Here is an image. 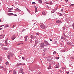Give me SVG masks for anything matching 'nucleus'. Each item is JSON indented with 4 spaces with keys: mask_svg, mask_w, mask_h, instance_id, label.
Wrapping results in <instances>:
<instances>
[{
    "mask_svg": "<svg viewBox=\"0 0 74 74\" xmlns=\"http://www.w3.org/2000/svg\"><path fill=\"white\" fill-rule=\"evenodd\" d=\"M40 46L41 48H44V46H45L44 43L43 42L41 43L40 44Z\"/></svg>",
    "mask_w": 74,
    "mask_h": 74,
    "instance_id": "obj_1",
    "label": "nucleus"
},
{
    "mask_svg": "<svg viewBox=\"0 0 74 74\" xmlns=\"http://www.w3.org/2000/svg\"><path fill=\"white\" fill-rule=\"evenodd\" d=\"M40 26L41 28L43 29H45V25H44V24H42L41 25H40Z\"/></svg>",
    "mask_w": 74,
    "mask_h": 74,
    "instance_id": "obj_2",
    "label": "nucleus"
},
{
    "mask_svg": "<svg viewBox=\"0 0 74 74\" xmlns=\"http://www.w3.org/2000/svg\"><path fill=\"white\" fill-rule=\"evenodd\" d=\"M30 38H32V39H34L36 38V36H33V35H31L30 36Z\"/></svg>",
    "mask_w": 74,
    "mask_h": 74,
    "instance_id": "obj_3",
    "label": "nucleus"
},
{
    "mask_svg": "<svg viewBox=\"0 0 74 74\" xmlns=\"http://www.w3.org/2000/svg\"><path fill=\"white\" fill-rule=\"evenodd\" d=\"M44 42L45 43L46 45H45V46H47V45H49V44L48 42L47 41H44Z\"/></svg>",
    "mask_w": 74,
    "mask_h": 74,
    "instance_id": "obj_4",
    "label": "nucleus"
},
{
    "mask_svg": "<svg viewBox=\"0 0 74 74\" xmlns=\"http://www.w3.org/2000/svg\"><path fill=\"white\" fill-rule=\"evenodd\" d=\"M10 56H11V57H12V56H14V53H9Z\"/></svg>",
    "mask_w": 74,
    "mask_h": 74,
    "instance_id": "obj_5",
    "label": "nucleus"
},
{
    "mask_svg": "<svg viewBox=\"0 0 74 74\" xmlns=\"http://www.w3.org/2000/svg\"><path fill=\"white\" fill-rule=\"evenodd\" d=\"M7 40H5V44L6 45V46H7V45H8V43L7 42Z\"/></svg>",
    "mask_w": 74,
    "mask_h": 74,
    "instance_id": "obj_6",
    "label": "nucleus"
},
{
    "mask_svg": "<svg viewBox=\"0 0 74 74\" xmlns=\"http://www.w3.org/2000/svg\"><path fill=\"white\" fill-rule=\"evenodd\" d=\"M34 7L35 9V12H37V7L36 6H34Z\"/></svg>",
    "mask_w": 74,
    "mask_h": 74,
    "instance_id": "obj_7",
    "label": "nucleus"
},
{
    "mask_svg": "<svg viewBox=\"0 0 74 74\" xmlns=\"http://www.w3.org/2000/svg\"><path fill=\"white\" fill-rule=\"evenodd\" d=\"M4 36H5V35H0V37H1L2 38H3L4 37Z\"/></svg>",
    "mask_w": 74,
    "mask_h": 74,
    "instance_id": "obj_8",
    "label": "nucleus"
},
{
    "mask_svg": "<svg viewBox=\"0 0 74 74\" xmlns=\"http://www.w3.org/2000/svg\"><path fill=\"white\" fill-rule=\"evenodd\" d=\"M15 38V36H13L12 37V40H14Z\"/></svg>",
    "mask_w": 74,
    "mask_h": 74,
    "instance_id": "obj_9",
    "label": "nucleus"
},
{
    "mask_svg": "<svg viewBox=\"0 0 74 74\" xmlns=\"http://www.w3.org/2000/svg\"><path fill=\"white\" fill-rule=\"evenodd\" d=\"M56 68H59V64H58L56 65Z\"/></svg>",
    "mask_w": 74,
    "mask_h": 74,
    "instance_id": "obj_10",
    "label": "nucleus"
},
{
    "mask_svg": "<svg viewBox=\"0 0 74 74\" xmlns=\"http://www.w3.org/2000/svg\"><path fill=\"white\" fill-rule=\"evenodd\" d=\"M60 22H61V21H60L59 20H58L56 21V23H60Z\"/></svg>",
    "mask_w": 74,
    "mask_h": 74,
    "instance_id": "obj_11",
    "label": "nucleus"
},
{
    "mask_svg": "<svg viewBox=\"0 0 74 74\" xmlns=\"http://www.w3.org/2000/svg\"><path fill=\"white\" fill-rule=\"evenodd\" d=\"M42 14L43 15H46V14H45V12H42Z\"/></svg>",
    "mask_w": 74,
    "mask_h": 74,
    "instance_id": "obj_12",
    "label": "nucleus"
},
{
    "mask_svg": "<svg viewBox=\"0 0 74 74\" xmlns=\"http://www.w3.org/2000/svg\"><path fill=\"white\" fill-rule=\"evenodd\" d=\"M20 65H25V64H22L21 63H20V64H18L17 65V66H20Z\"/></svg>",
    "mask_w": 74,
    "mask_h": 74,
    "instance_id": "obj_13",
    "label": "nucleus"
},
{
    "mask_svg": "<svg viewBox=\"0 0 74 74\" xmlns=\"http://www.w3.org/2000/svg\"><path fill=\"white\" fill-rule=\"evenodd\" d=\"M38 2L40 4H41V3H42V1H41V0H38Z\"/></svg>",
    "mask_w": 74,
    "mask_h": 74,
    "instance_id": "obj_14",
    "label": "nucleus"
},
{
    "mask_svg": "<svg viewBox=\"0 0 74 74\" xmlns=\"http://www.w3.org/2000/svg\"><path fill=\"white\" fill-rule=\"evenodd\" d=\"M52 60V58H51V59H49L47 60V61H48V62H49V61H50V60Z\"/></svg>",
    "mask_w": 74,
    "mask_h": 74,
    "instance_id": "obj_15",
    "label": "nucleus"
},
{
    "mask_svg": "<svg viewBox=\"0 0 74 74\" xmlns=\"http://www.w3.org/2000/svg\"><path fill=\"white\" fill-rule=\"evenodd\" d=\"M20 73H23V72H22V71L23 70V69L22 70V69H20Z\"/></svg>",
    "mask_w": 74,
    "mask_h": 74,
    "instance_id": "obj_16",
    "label": "nucleus"
},
{
    "mask_svg": "<svg viewBox=\"0 0 74 74\" xmlns=\"http://www.w3.org/2000/svg\"><path fill=\"white\" fill-rule=\"evenodd\" d=\"M13 74H16V72L15 71H14L13 72Z\"/></svg>",
    "mask_w": 74,
    "mask_h": 74,
    "instance_id": "obj_17",
    "label": "nucleus"
},
{
    "mask_svg": "<svg viewBox=\"0 0 74 74\" xmlns=\"http://www.w3.org/2000/svg\"><path fill=\"white\" fill-rule=\"evenodd\" d=\"M2 57L0 56V62L2 61Z\"/></svg>",
    "mask_w": 74,
    "mask_h": 74,
    "instance_id": "obj_18",
    "label": "nucleus"
},
{
    "mask_svg": "<svg viewBox=\"0 0 74 74\" xmlns=\"http://www.w3.org/2000/svg\"><path fill=\"white\" fill-rule=\"evenodd\" d=\"M55 12V10H52L51 11V12H52V13H54Z\"/></svg>",
    "mask_w": 74,
    "mask_h": 74,
    "instance_id": "obj_19",
    "label": "nucleus"
},
{
    "mask_svg": "<svg viewBox=\"0 0 74 74\" xmlns=\"http://www.w3.org/2000/svg\"><path fill=\"white\" fill-rule=\"evenodd\" d=\"M35 42H36L35 43L36 44H37L38 43V40H36L35 41Z\"/></svg>",
    "mask_w": 74,
    "mask_h": 74,
    "instance_id": "obj_20",
    "label": "nucleus"
},
{
    "mask_svg": "<svg viewBox=\"0 0 74 74\" xmlns=\"http://www.w3.org/2000/svg\"><path fill=\"white\" fill-rule=\"evenodd\" d=\"M4 26V25H2L1 26H0V28L3 27V26ZM2 28H0V30H1L2 29Z\"/></svg>",
    "mask_w": 74,
    "mask_h": 74,
    "instance_id": "obj_21",
    "label": "nucleus"
},
{
    "mask_svg": "<svg viewBox=\"0 0 74 74\" xmlns=\"http://www.w3.org/2000/svg\"><path fill=\"white\" fill-rule=\"evenodd\" d=\"M7 58H8V59H10V56L9 55H8L7 56Z\"/></svg>",
    "mask_w": 74,
    "mask_h": 74,
    "instance_id": "obj_22",
    "label": "nucleus"
},
{
    "mask_svg": "<svg viewBox=\"0 0 74 74\" xmlns=\"http://www.w3.org/2000/svg\"><path fill=\"white\" fill-rule=\"evenodd\" d=\"M25 41H26V40H27V36L26 37H25Z\"/></svg>",
    "mask_w": 74,
    "mask_h": 74,
    "instance_id": "obj_23",
    "label": "nucleus"
},
{
    "mask_svg": "<svg viewBox=\"0 0 74 74\" xmlns=\"http://www.w3.org/2000/svg\"><path fill=\"white\" fill-rule=\"evenodd\" d=\"M61 38H62V39L63 40H64L65 39V38H64V37L63 36L61 37Z\"/></svg>",
    "mask_w": 74,
    "mask_h": 74,
    "instance_id": "obj_24",
    "label": "nucleus"
},
{
    "mask_svg": "<svg viewBox=\"0 0 74 74\" xmlns=\"http://www.w3.org/2000/svg\"><path fill=\"white\" fill-rule=\"evenodd\" d=\"M51 66H49V67L48 68V70H49L50 69H51Z\"/></svg>",
    "mask_w": 74,
    "mask_h": 74,
    "instance_id": "obj_25",
    "label": "nucleus"
},
{
    "mask_svg": "<svg viewBox=\"0 0 74 74\" xmlns=\"http://www.w3.org/2000/svg\"><path fill=\"white\" fill-rule=\"evenodd\" d=\"M3 49H5V50H8V49L6 48H4Z\"/></svg>",
    "mask_w": 74,
    "mask_h": 74,
    "instance_id": "obj_26",
    "label": "nucleus"
},
{
    "mask_svg": "<svg viewBox=\"0 0 74 74\" xmlns=\"http://www.w3.org/2000/svg\"><path fill=\"white\" fill-rule=\"evenodd\" d=\"M72 26H73V29H74V23H73Z\"/></svg>",
    "mask_w": 74,
    "mask_h": 74,
    "instance_id": "obj_27",
    "label": "nucleus"
},
{
    "mask_svg": "<svg viewBox=\"0 0 74 74\" xmlns=\"http://www.w3.org/2000/svg\"><path fill=\"white\" fill-rule=\"evenodd\" d=\"M74 5V4H71L70 5V7H71V6H73V5Z\"/></svg>",
    "mask_w": 74,
    "mask_h": 74,
    "instance_id": "obj_28",
    "label": "nucleus"
},
{
    "mask_svg": "<svg viewBox=\"0 0 74 74\" xmlns=\"http://www.w3.org/2000/svg\"><path fill=\"white\" fill-rule=\"evenodd\" d=\"M67 44H68V45H70V42H67Z\"/></svg>",
    "mask_w": 74,
    "mask_h": 74,
    "instance_id": "obj_29",
    "label": "nucleus"
},
{
    "mask_svg": "<svg viewBox=\"0 0 74 74\" xmlns=\"http://www.w3.org/2000/svg\"><path fill=\"white\" fill-rule=\"evenodd\" d=\"M47 50V48H45L43 49L44 51H46V50Z\"/></svg>",
    "mask_w": 74,
    "mask_h": 74,
    "instance_id": "obj_30",
    "label": "nucleus"
},
{
    "mask_svg": "<svg viewBox=\"0 0 74 74\" xmlns=\"http://www.w3.org/2000/svg\"><path fill=\"white\" fill-rule=\"evenodd\" d=\"M1 45L2 46H3V47H4V44H3V43H1Z\"/></svg>",
    "mask_w": 74,
    "mask_h": 74,
    "instance_id": "obj_31",
    "label": "nucleus"
},
{
    "mask_svg": "<svg viewBox=\"0 0 74 74\" xmlns=\"http://www.w3.org/2000/svg\"><path fill=\"white\" fill-rule=\"evenodd\" d=\"M32 4H34V5H35L36 4V3H35V2H32Z\"/></svg>",
    "mask_w": 74,
    "mask_h": 74,
    "instance_id": "obj_32",
    "label": "nucleus"
},
{
    "mask_svg": "<svg viewBox=\"0 0 74 74\" xmlns=\"http://www.w3.org/2000/svg\"><path fill=\"white\" fill-rule=\"evenodd\" d=\"M8 12H12V11L11 10H8Z\"/></svg>",
    "mask_w": 74,
    "mask_h": 74,
    "instance_id": "obj_33",
    "label": "nucleus"
},
{
    "mask_svg": "<svg viewBox=\"0 0 74 74\" xmlns=\"http://www.w3.org/2000/svg\"><path fill=\"white\" fill-rule=\"evenodd\" d=\"M9 64V63L8 62H6V63H5V64Z\"/></svg>",
    "mask_w": 74,
    "mask_h": 74,
    "instance_id": "obj_34",
    "label": "nucleus"
},
{
    "mask_svg": "<svg viewBox=\"0 0 74 74\" xmlns=\"http://www.w3.org/2000/svg\"><path fill=\"white\" fill-rule=\"evenodd\" d=\"M53 55H55V54L56 53V51H54V52H53Z\"/></svg>",
    "mask_w": 74,
    "mask_h": 74,
    "instance_id": "obj_35",
    "label": "nucleus"
},
{
    "mask_svg": "<svg viewBox=\"0 0 74 74\" xmlns=\"http://www.w3.org/2000/svg\"><path fill=\"white\" fill-rule=\"evenodd\" d=\"M62 29L63 30H65V27H63Z\"/></svg>",
    "mask_w": 74,
    "mask_h": 74,
    "instance_id": "obj_36",
    "label": "nucleus"
},
{
    "mask_svg": "<svg viewBox=\"0 0 74 74\" xmlns=\"http://www.w3.org/2000/svg\"><path fill=\"white\" fill-rule=\"evenodd\" d=\"M36 45H37V44L35 43L34 46V47H36Z\"/></svg>",
    "mask_w": 74,
    "mask_h": 74,
    "instance_id": "obj_37",
    "label": "nucleus"
},
{
    "mask_svg": "<svg viewBox=\"0 0 74 74\" xmlns=\"http://www.w3.org/2000/svg\"><path fill=\"white\" fill-rule=\"evenodd\" d=\"M49 67H51V64H49Z\"/></svg>",
    "mask_w": 74,
    "mask_h": 74,
    "instance_id": "obj_38",
    "label": "nucleus"
},
{
    "mask_svg": "<svg viewBox=\"0 0 74 74\" xmlns=\"http://www.w3.org/2000/svg\"><path fill=\"white\" fill-rule=\"evenodd\" d=\"M3 66H0V69H3Z\"/></svg>",
    "mask_w": 74,
    "mask_h": 74,
    "instance_id": "obj_39",
    "label": "nucleus"
},
{
    "mask_svg": "<svg viewBox=\"0 0 74 74\" xmlns=\"http://www.w3.org/2000/svg\"><path fill=\"white\" fill-rule=\"evenodd\" d=\"M9 10H13V8H9Z\"/></svg>",
    "mask_w": 74,
    "mask_h": 74,
    "instance_id": "obj_40",
    "label": "nucleus"
},
{
    "mask_svg": "<svg viewBox=\"0 0 74 74\" xmlns=\"http://www.w3.org/2000/svg\"><path fill=\"white\" fill-rule=\"evenodd\" d=\"M5 27H8V25H6V26H5Z\"/></svg>",
    "mask_w": 74,
    "mask_h": 74,
    "instance_id": "obj_41",
    "label": "nucleus"
},
{
    "mask_svg": "<svg viewBox=\"0 0 74 74\" xmlns=\"http://www.w3.org/2000/svg\"><path fill=\"white\" fill-rule=\"evenodd\" d=\"M22 59H23V60H24V59H25V57H22Z\"/></svg>",
    "mask_w": 74,
    "mask_h": 74,
    "instance_id": "obj_42",
    "label": "nucleus"
},
{
    "mask_svg": "<svg viewBox=\"0 0 74 74\" xmlns=\"http://www.w3.org/2000/svg\"><path fill=\"white\" fill-rule=\"evenodd\" d=\"M30 42L31 43H32L33 42V41H32V40H30Z\"/></svg>",
    "mask_w": 74,
    "mask_h": 74,
    "instance_id": "obj_43",
    "label": "nucleus"
},
{
    "mask_svg": "<svg viewBox=\"0 0 74 74\" xmlns=\"http://www.w3.org/2000/svg\"><path fill=\"white\" fill-rule=\"evenodd\" d=\"M66 73L67 74H69V71H66Z\"/></svg>",
    "mask_w": 74,
    "mask_h": 74,
    "instance_id": "obj_44",
    "label": "nucleus"
},
{
    "mask_svg": "<svg viewBox=\"0 0 74 74\" xmlns=\"http://www.w3.org/2000/svg\"><path fill=\"white\" fill-rule=\"evenodd\" d=\"M36 34L38 36L39 34V33H36Z\"/></svg>",
    "mask_w": 74,
    "mask_h": 74,
    "instance_id": "obj_45",
    "label": "nucleus"
},
{
    "mask_svg": "<svg viewBox=\"0 0 74 74\" xmlns=\"http://www.w3.org/2000/svg\"><path fill=\"white\" fill-rule=\"evenodd\" d=\"M27 11L29 12L30 11L29 10H28V9H27Z\"/></svg>",
    "mask_w": 74,
    "mask_h": 74,
    "instance_id": "obj_46",
    "label": "nucleus"
},
{
    "mask_svg": "<svg viewBox=\"0 0 74 74\" xmlns=\"http://www.w3.org/2000/svg\"><path fill=\"white\" fill-rule=\"evenodd\" d=\"M63 35L64 37H66V35H65V34L64 33L63 34Z\"/></svg>",
    "mask_w": 74,
    "mask_h": 74,
    "instance_id": "obj_47",
    "label": "nucleus"
},
{
    "mask_svg": "<svg viewBox=\"0 0 74 74\" xmlns=\"http://www.w3.org/2000/svg\"><path fill=\"white\" fill-rule=\"evenodd\" d=\"M21 43H18L17 44V45H21Z\"/></svg>",
    "mask_w": 74,
    "mask_h": 74,
    "instance_id": "obj_48",
    "label": "nucleus"
},
{
    "mask_svg": "<svg viewBox=\"0 0 74 74\" xmlns=\"http://www.w3.org/2000/svg\"><path fill=\"white\" fill-rule=\"evenodd\" d=\"M11 15H14V14H13V13H11Z\"/></svg>",
    "mask_w": 74,
    "mask_h": 74,
    "instance_id": "obj_49",
    "label": "nucleus"
},
{
    "mask_svg": "<svg viewBox=\"0 0 74 74\" xmlns=\"http://www.w3.org/2000/svg\"><path fill=\"white\" fill-rule=\"evenodd\" d=\"M60 16H62V14H60Z\"/></svg>",
    "mask_w": 74,
    "mask_h": 74,
    "instance_id": "obj_50",
    "label": "nucleus"
},
{
    "mask_svg": "<svg viewBox=\"0 0 74 74\" xmlns=\"http://www.w3.org/2000/svg\"><path fill=\"white\" fill-rule=\"evenodd\" d=\"M50 4H52V1H51V2H50Z\"/></svg>",
    "mask_w": 74,
    "mask_h": 74,
    "instance_id": "obj_51",
    "label": "nucleus"
},
{
    "mask_svg": "<svg viewBox=\"0 0 74 74\" xmlns=\"http://www.w3.org/2000/svg\"><path fill=\"white\" fill-rule=\"evenodd\" d=\"M14 15V16H17V15H16V14H15Z\"/></svg>",
    "mask_w": 74,
    "mask_h": 74,
    "instance_id": "obj_52",
    "label": "nucleus"
},
{
    "mask_svg": "<svg viewBox=\"0 0 74 74\" xmlns=\"http://www.w3.org/2000/svg\"><path fill=\"white\" fill-rule=\"evenodd\" d=\"M38 74H41V72H40Z\"/></svg>",
    "mask_w": 74,
    "mask_h": 74,
    "instance_id": "obj_53",
    "label": "nucleus"
},
{
    "mask_svg": "<svg viewBox=\"0 0 74 74\" xmlns=\"http://www.w3.org/2000/svg\"><path fill=\"white\" fill-rule=\"evenodd\" d=\"M61 11H62V12H63V10L62 9L61 10Z\"/></svg>",
    "mask_w": 74,
    "mask_h": 74,
    "instance_id": "obj_54",
    "label": "nucleus"
},
{
    "mask_svg": "<svg viewBox=\"0 0 74 74\" xmlns=\"http://www.w3.org/2000/svg\"><path fill=\"white\" fill-rule=\"evenodd\" d=\"M68 0H65V1H66L67 2V1H68Z\"/></svg>",
    "mask_w": 74,
    "mask_h": 74,
    "instance_id": "obj_55",
    "label": "nucleus"
},
{
    "mask_svg": "<svg viewBox=\"0 0 74 74\" xmlns=\"http://www.w3.org/2000/svg\"><path fill=\"white\" fill-rule=\"evenodd\" d=\"M50 41H52V39H50Z\"/></svg>",
    "mask_w": 74,
    "mask_h": 74,
    "instance_id": "obj_56",
    "label": "nucleus"
},
{
    "mask_svg": "<svg viewBox=\"0 0 74 74\" xmlns=\"http://www.w3.org/2000/svg\"><path fill=\"white\" fill-rule=\"evenodd\" d=\"M12 71H10L9 72L11 73V72Z\"/></svg>",
    "mask_w": 74,
    "mask_h": 74,
    "instance_id": "obj_57",
    "label": "nucleus"
},
{
    "mask_svg": "<svg viewBox=\"0 0 74 74\" xmlns=\"http://www.w3.org/2000/svg\"><path fill=\"white\" fill-rule=\"evenodd\" d=\"M17 9H18V10H19V11H21V10H20L19 9H18V8H17Z\"/></svg>",
    "mask_w": 74,
    "mask_h": 74,
    "instance_id": "obj_58",
    "label": "nucleus"
},
{
    "mask_svg": "<svg viewBox=\"0 0 74 74\" xmlns=\"http://www.w3.org/2000/svg\"><path fill=\"white\" fill-rule=\"evenodd\" d=\"M14 26H15V25H13V27H14Z\"/></svg>",
    "mask_w": 74,
    "mask_h": 74,
    "instance_id": "obj_59",
    "label": "nucleus"
},
{
    "mask_svg": "<svg viewBox=\"0 0 74 74\" xmlns=\"http://www.w3.org/2000/svg\"><path fill=\"white\" fill-rule=\"evenodd\" d=\"M34 25H36V23H34Z\"/></svg>",
    "mask_w": 74,
    "mask_h": 74,
    "instance_id": "obj_60",
    "label": "nucleus"
},
{
    "mask_svg": "<svg viewBox=\"0 0 74 74\" xmlns=\"http://www.w3.org/2000/svg\"><path fill=\"white\" fill-rule=\"evenodd\" d=\"M21 44H23V43H21Z\"/></svg>",
    "mask_w": 74,
    "mask_h": 74,
    "instance_id": "obj_61",
    "label": "nucleus"
},
{
    "mask_svg": "<svg viewBox=\"0 0 74 74\" xmlns=\"http://www.w3.org/2000/svg\"><path fill=\"white\" fill-rule=\"evenodd\" d=\"M1 22V20L0 19V22Z\"/></svg>",
    "mask_w": 74,
    "mask_h": 74,
    "instance_id": "obj_62",
    "label": "nucleus"
},
{
    "mask_svg": "<svg viewBox=\"0 0 74 74\" xmlns=\"http://www.w3.org/2000/svg\"><path fill=\"white\" fill-rule=\"evenodd\" d=\"M51 56H50V58H51Z\"/></svg>",
    "mask_w": 74,
    "mask_h": 74,
    "instance_id": "obj_63",
    "label": "nucleus"
},
{
    "mask_svg": "<svg viewBox=\"0 0 74 74\" xmlns=\"http://www.w3.org/2000/svg\"><path fill=\"white\" fill-rule=\"evenodd\" d=\"M8 15H9V14H8Z\"/></svg>",
    "mask_w": 74,
    "mask_h": 74,
    "instance_id": "obj_64",
    "label": "nucleus"
}]
</instances>
